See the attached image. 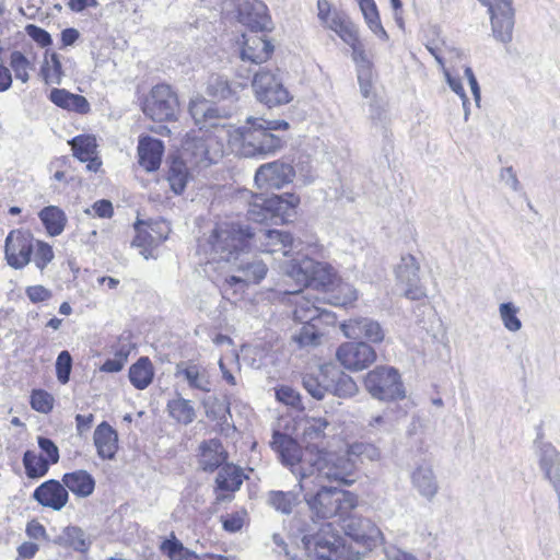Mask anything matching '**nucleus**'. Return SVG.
I'll return each mask as SVG.
<instances>
[{"label": "nucleus", "instance_id": "40", "mask_svg": "<svg viewBox=\"0 0 560 560\" xmlns=\"http://www.w3.org/2000/svg\"><path fill=\"white\" fill-rule=\"evenodd\" d=\"M325 299L335 306H348L358 300V291L350 283L337 278L335 283L325 291Z\"/></svg>", "mask_w": 560, "mask_h": 560}, {"label": "nucleus", "instance_id": "8", "mask_svg": "<svg viewBox=\"0 0 560 560\" xmlns=\"http://www.w3.org/2000/svg\"><path fill=\"white\" fill-rule=\"evenodd\" d=\"M319 486L320 489L314 495L304 494V500L316 517L327 520L339 516L342 520L357 506L358 499L353 493Z\"/></svg>", "mask_w": 560, "mask_h": 560}, {"label": "nucleus", "instance_id": "6", "mask_svg": "<svg viewBox=\"0 0 560 560\" xmlns=\"http://www.w3.org/2000/svg\"><path fill=\"white\" fill-rule=\"evenodd\" d=\"M270 445L278 454L282 465L288 467L299 479L300 490H306L307 480L310 479V465L313 462L316 448L306 447L302 450L294 439L279 431L273 432Z\"/></svg>", "mask_w": 560, "mask_h": 560}, {"label": "nucleus", "instance_id": "45", "mask_svg": "<svg viewBox=\"0 0 560 560\" xmlns=\"http://www.w3.org/2000/svg\"><path fill=\"white\" fill-rule=\"evenodd\" d=\"M329 380L326 377L325 365L320 366L316 374H306L303 377V386L306 392L317 400L329 393Z\"/></svg>", "mask_w": 560, "mask_h": 560}, {"label": "nucleus", "instance_id": "48", "mask_svg": "<svg viewBox=\"0 0 560 560\" xmlns=\"http://www.w3.org/2000/svg\"><path fill=\"white\" fill-rule=\"evenodd\" d=\"M347 454L355 462L360 460L362 463L364 460L377 462L382 457L381 450L376 445L368 442H355L350 444L347 447Z\"/></svg>", "mask_w": 560, "mask_h": 560}, {"label": "nucleus", "instance_id": "35", "mask_svg": "<svg viewBox=\"0 0 560 560\" xmlns=\"http://www.w3.org/2000/svg\"><path fill=\"white\" fill-rule=\"evenodd\" d=\"M61 481L65 488L78 498H88L95 489V479L84 469L65 474Z\"/></svg>", "mask_w": 560, "mask_h": 560}, {"label": "nucleus", "instance_id": "63", "mask_svg": "<svg viewBox=\"0 0 560 560\" xmlns=\"http://www.w3.org/2000/svg\"><path fill=\"white\" fill-rule=\"evenodd\" d=\"M38 446L42 452L46 455V459L49 464H57L59 460V450L56 444L47 438H38Z\"/></svg>", "mask_w": 560, "mask_h": 560}, {"label": "nucleus", "instance_id": "46", "mask_svg": "<svg viewBox=\"0 0 560 560\" xmlns=\"http://www.w3.org/2000/svg\"><path fill=\"white\" fill-rule=\"evenodd\" d=\"M359 5L369 28L381 39L387 40L388 35L381 23L375 1L363 0L359 2Z\"/></svg>", "mask_w": 560, "mask_h": 560}, {"label": "nucleus", "instance_id": "25", "mask_svg": "<svg viewBox=\"0 0 560 560\" xmlns=\"http://www.w3.org/2000/svg\"><path fill=\"white\" fill-rule=\"evenodd\" d=\"M176 376H183L191 389L210 393L212 382L209 371L201 364L179 363L176 366Z\"/></svg>", "mask_w": 560, "mask_h": 560}, {"label": "nucleus", "instance_id": "18", "mask_svg": "<svg viewBox=\"0 0 560 560\" xmlns=\"http://www.w3.org/2000/svg\"><path fill=\"white\" fill-rule=\"evenodd\" d=\"M340 330L348 339H365L372 343H381L385 339V331L381 324L370 317H353L340 324Z\"/></svg>", "mask_w": 560, "mask_h": 560}, {"label": "nucleus", "instance_id": "1", "mask_svg": "<svg viewBox=\"0 0 560 560\" xmlns=\"http://www.w3.org/2000/svg\"><path fill=\"white\" fill-rule=\"evenodd\" d=\"M189 113L199 130L205 131L187 136L180 158L190 165L207 167L222 158L224 142L231 143V125L225 122V113L202 96L190 101Z\"/></svg>", "mask_w": 560, "mask_h": 560}, {"label": "nucleus", "instance_id": "28", "mask_svg": "<svg viewBox=\"0 0 560 560\" xmlns=\"http://www.w3.org/2000/svg\"><path fill=\"white\" fill-rule=\"evenodd\" d=\"M246 86V79L242 82H230L223 75L211 74L207 81L206 92L213 98L221 101H232L237 98V93Z\"/></svg>", "mask_w": 560, "mask_h": 560}, {"label": "nucleus", "instance_id": "13", "mask_svg": "<svg viewBox=\"0 0 560 560\" xmlns=\"http://www.w3.org/2000/svg\"><path fill=\"white\" fill-rule=\"evenodd\" d=\"M345 534L357 544L371 551L384 541V536L376 524L366 517L349 516L342 518Z\"/></svg>", "mask_w": 560, "mask_h": 560}, {"label": "nucleus", "instance_id": "2", "mask_svg": "<svg viewBox=\"0 0 560 560\" xmlns=\"http://www.w3.org/2000/svg\"><path fill=\"white\" fill-rule=\"evenodd\" d=\"M246 124L240 128L231 126V143H240V152L245 158L265 159L283 147V140L271 131L287 130L289 124L285 120L248 117Z\"/></svg>", "mask_w": 560, "mask_h": 560}, {"label": "nucleus", "instance_id": "32", "mask_svg": "<svg viewBox=\"0 0 560 560\" xmlns=\"http://www.w3.org/2000/svg\"><path fill=\"white\" fill-rule=\"evenodd\" d=\"M325 371L326 377L329 380V393L340 398L352 397L357 394L358 386L351 376L332 364H325Z\"/></svg>", "mask_w": 560, "mask_h": 560}, {"label": "nucleus", "instance_id": "24", "mask_svg": "<svg viewBox=\"0 0 560 560\" xmlns=\"http://www.w3.org/2000/svg\"><path fill=\"white\" fill-rule=\"evenodd\" d=\"M410 478L419 495L428 501L433 500L439 491V483L431 464L423 462L417 465Z\"/></svg>", "mask_w": 560, "mask_h": 560}, {"label": "nucleus", "instance_id": "36", "mask_svg": "<svg viewBox=\"0 0 560 560\" xmlns=\"http://www.w3.org/2000/svg\"><path fill=\"white\" fill-rule=\"evenodd\" d=\"M304 490H300L299 483L290 491L271 490L267 493V504L277 512L290 515L294 508L300 503V495Z\"/></svg>", "mask_w": 560, "mask_h": 560}, {"label": "nucleus", "instance_id": "55", "mask_svg": "<svg viewBox=\"0 0 560 560\" xmlns=\"http://www.w3.org/2000/svg\"><path fill=\"white\" fill-rule=\"evenodd\" d=\"M316 323L317 322L302 323V328L294 336V340L300 346H314L319 342L322 335Z\"/></svg>", "mask_w": 560, "mask_h": 560}, {"label": "nucleus", "instance_id": "5", "mask_svg": "<svg viewBox=\"0 0 560 560\" xmlns=\"http://www.w3.org/2000/svg\"><path fill=\"white\" fill-rule=\"evenodd\" d=\"M310 466V478L314 477V483L328 481L351 486L357 479L355 460L348 456L347 451L334 453L316 450Z\"/></svg>", "mask_w": 560, "mask_h": 560}, {"label": "nucleus", "instance_id": "11", "mask_svg": "<svg viewBox=\"0 0 560 560\" xmlns=\"http://www.w3.org/2000/svg\"><path fill=\"white\" fill-rule=\"evenodd\" d=\"M178 109L177 95L167 84H158L147 97L143 105L145 116L155 121L175 119Z\"/></svg>", "mask_w": 560, "mask_h": 560}, {"label": "nucleus", "instance_id": "19", "mask_svg": "<svg viewBox=\"0 0 560 560\" xmlns=\"http://www.w3.org/2000/svg\"><path fill=\"white\" fill-rule=\"evenodd\" d=\"M33 253L32 240L21 231H11L5 238V258L8 264L22 269L30 260Z\"/></svg>", "mask_w": 560, "mask_h": 560}, {"label": "nucleus", "instance_id": "16", "mask_svg": "<svg viewBox=\"0 0 560 560\" xmlns=\"http://www.w3.org/2000/svg\"><path fill=\"white\" fill-rule=\"evenodd\" d=\"M248 246L254 245L260 252L268 254L281 253L283 256H289L294 245L293 237L290 233L279 230H259L252 232L247 237Z\"/></svg>", "mask_w": 560, "mask_h": 560}, {"label": "nucleus", "instance_id": "51", "mask_svg": "<svg viewBox=\"0 0 560 560\" xmlns=\"http://www.w3.org/2000/svg\"><path fill=\"white\" fill-rule=\"evenodd\" d=\"M170 415L184 424L194 421L196 413L191 402L184 398L171 400L167 405Z\"/></svg>", "mask_w": 560, "mask_h": 560}, {"label": "nucleus", "instance_id": "3", "mask_svg": "<svg viewBox=\"0 0 560 560\" xmlns=\"http://www.w3.org/2000/svg\"><path fill=\"white\" fill-rule=\"evenodd\" d=\"M249 229H242L231 222L218 223L211 233L198 244V255L206 265L212 262H231L248 246Z\"/></svg>", "mask_w": 560, "mask_h": 560}, {"label": "nucleus", "instance_id": "26", "mask_svg": "<svg viewBox=\"0 0 560 560\" xmlns=\"http://www.w3.org/2000/svg\"><path fill=\"white\" fill-rule=\"evenodd\" d=\"M164 152L163 142L152 137H143L138 143L139 164L147 172L156 171L162 161Z\"/></svg>", "mask_w": 560, "mask_h": 560}, {"label": "nucleus", "instance_id": "52", "mask_svg": "<svg viewBox=\"0 0 560 560\" xmlns=\"http://www.w3.org/2000/svg\"><path fill=\"white\" fill-rule=\"evenodd\" d=\"M518 311V307L512 302H504L499 306L502 324L511 332H516L522 328V322L517 317Z\"/></svg>", "mask_w": 560, "mask_h": 560}, {"label": "nucleus", "instance_id": "33", "mask_svg": "<svg viewBox=\"0 0 560 560\" xmlns=\"http://www.w3.org/2000/svg\"><path fill=\"white\" fill-rule=\"evenodd\" d=\"M199 451V464L205 471H214L228 458V453L218 439L202 442Z\"/></svg>", "mask_w": 560, "mask_h": 560}, {"label": "nucleus", "instance_id": "42", "mask_svg": "<svg viewBox=\"0 0 560 560\" xmlns=\"http://www.w3.org/2000/svg\"><path fill=\"white\" fill-rule=\"evenodd\" d=\"M58 545L70 547L79 552H86L90 548V540L86 538L85 533L78 526H67L56 537L55 540Z\"/></svg>", "mask_w": 560, "mask_h": 560}, {"label": "nucleus", "instance_id": "14", "mask_svg": "<svg viewBox=\"0 0 560 560\" xmlns=\"http://www.w3.org/2000/svg\"><path fill=\"white\" fill-rule=\"evenodd\" d=\"M419 271L420 266L410 254L401 256L399 264L395 268L398 285L402 288L404 295L412 301H420L427 298V288L420 281Z\"/></svg>", "mask_w": 560, "mask_h": 560}, {"label": "nucleus", "instance_id": "61", "mask_svg": "<svg viewBox=\"0 0 560 560\" xmlns=\"http://www.w3.org/2000/svg\"><path fill=\"white\" fill-rule=\"evenodd\" d=\"M335 33L341 38L348 46L354 44L359 39V33L357 26L347 18L342 24H340Z\"/></svg>", "mask_w": 560, "mask_h": 560}, {"label": "nucleus", "instance_id": "59", "mask_svg": "<svg viewBox=\"0 0 560 560\" xmlns=\"http://www.w3.org/2000/svg\"><path fill=\"white\" fill-rule=\"evenodd\" d=\"M352 50V60L357 66V72L372 71V62L369 59L364 45L360 39L355 40L354 44L349 45Z\"/></svg>", "mask_w": 560, "mask_h": 560}, {"label": "nucleus", "instance_id": "17", "mask_svg": "<svg viewBox=\"0 0 560 560\" xmlns=\"http://www.w3.org/2000/svg\"><path fill=\"white\" fill-rule=\"evenodd\" d=\"M295 176L293 166L283 161H273L260 165L255 173V184L259 188L280 189L291 183Z\"/></svg>", "mask_w": 560, "mask_h": 560}, {"label": "nucleus", "instance_id": "47", "mask_svg": "<svg viewBox=\"0 0 560 560\" xmlns=\"http://www.w3.org/2000/svg\"><path fill=\"white\" fill-rule=\"evenodd\" d=\"M185 160L182 158L174 160L170 166L167 179L172 190L176 195H180L186 187L188 178V166Z\"/></svg>", "mask_w": 560, "mask_h": 560}, {"label": "nucleus", "instance_id": "29", "mask_svg": "<svg viewBox=\"0 0 560 560\" xmlns=\"http://www.w3.org/2000/svg\"><path fill=\"white\" fill-rule=\"evenodd\" d=\"M161 550L171 560H236L233 557L213 553L198 556L185 548L182 541H179L174 534L171 535V538L165 539L162 542Z\"/></svg>", "mask_w": 560, "mask_h": 560}, {"label": "nucleus", "instance_id": "4", "mask_svg": "<svg viewBox=\"0 0 560 560\" xmlns=\"http://www.w3.org/2000/svg\"><path fill=\"white\" fill-rule=\"evenodd\" d=\"M307 253L301 259H292L283 267L284 282L293 281L295 288L291 293H300L310 285L322 289L324 292L335 283L338 278L326 262L317 261L308 255H318L323 248L316 243L307 245Z\"/></svg>", "mask_w": 560, "mask_h": 560}, {"label": "nucleus", "instance_id": "38", "mask_svg": "<svg viewBox=\"0 0 560 560\" xmlns=\"http://www.w3.org/2000/svg\"><path fill=\"white\" fill-rule=\"evenodd\" d=\"M244 198L250 197L248 200L247 218L254 222L264 223L272 220V210L270 207V195L253 194L246 191Z\"/></svg>", "mask_w": 560, "mask_h": 560}, {"label": "nucleus", "instance_id": "57", "mask_svg": "<svg viewBox=\"0 0 560 560\" xmlns=\"http://www.w3.org/2000/svg\"><path fill=\"white\" fill-rule=\"evenodd\" d=\"M34 258L36 267L40 270H44L49 262L54 259V250L52 247L42 241H37L35 247L33 246Z\"/></svg>", "mask_w": 560, "mask_h": 560}, {"label": "nucleus", "instance_id": "7", "mask_svg": "<svg viewBox=\"0 0 560 560\" xmlns=\"http://www.w3.org/2000/svg\"><path fill=\"white\" fill-rule=\"evenodd\" d=\"M255 10V15H252L249 12L246 13L244 9L238 10L240 22L255 30V32L252 31L243 35L244 42L241 49V59L258 65L269 59L273 46L257 33L258 30L265 28L267 24V18L262 14L265 7L261 3H257Z\"/></svg>", "mask_w": 560, "mask_h": 560}, {"label": "nucleus", "instance_id": "62", "mask_svg": "<svg viewBox=\"0 0 560 560\" xmlns=\"http://www.w3.org/2000/svg\"><path fill=\"white\" fill-rule=\"evenodd\" d=\"M25 32L40 47H47L51 44L50 34L39 26L28 24L25 27Z\"/></svg>", "mask_w": 560, "mask_h": 560}, {"label": "nucleus", "instance_id": "50", "mask_svg": "<svg viewBox=\"0 0 560 560\" xmlns=\"http://www.w3.org/2000/svg\"><path fill=\"white\" fill-rule=\"evenodd\" d=\"M23 464L27 477L39 478L45 476L49 469V462L33 451H26L23 456Z\"/></svg>", "mask_w": 560, "mask_h": 560}, {"label": "nucleus", "instance_id": "20", "mask_svg": "<svg viewBox=\"0 0 560 560\" xmlns=\"http://www.w3.org/2000/svg\"><path fill=\"white\" fill-rule=\"evenodd\" d=\"M33 499L42 506L58 512L68 503L69 493L62 481L49 479L34 490Z\"/></svg>", "mask_w": 560, "mask_h": 560}, {"label": "nucleus", "instance_id": "53", "mask_svg": "<svg viewBox=\"0 0 560 560\" xmlns=\"http://www.w3.org/2000/svg\"><path fill=\"white\" fill-rule=\"evenodd\" d=\"M9 63L18 80L23 83L30 80L28 71L33 68V65L24 54L19 50L12 51Z\"/></svg>", "mask_w": 560, "mask_h": 560}, {"label": "nucleus", "instance_id": "41", "mask_svg": "<svg viewBox=\"0 0 560 560\" xmlns=\"http://www.w3.org/2000/svg\"><path fill=\"white\" fill-rule=\"evenodd\" d=\"M129 381L137 389H145L153 381L154 369L148 357H141L129 368Z\"/></svg>", "mask_w": 560, "mask_h": 560}, {"label": "nucleus", "instance_id": "54", "mask_svg": "<svg viewBox=\"0 0 560 560\" xmlns=\"http://www.w3.org/2000/svg\"><path fill=\"white\" fill-rule=\"evenodd\" d=\"M329 427V422L324 418L306 419L303 427V436L307 443L322 440L325 436V430Z\"/></svg>", "mask_w": 560, "mask_h": 560}, {"label": "nucleus", "instance_id": "22", "mask_svg": "<svg viewBox=\"0 0 560 560\" xmlns=\"http://www.w3.org/2000/svg\"><path fill=\"white\" fill-rule=\"evenodd\" d=\"M158 224H136L137 235L132 241V246L140 248V254L144 259L156 258L155 248L166 240V235L158 231Z\"/></svg>", "mask_w": 560, "mask_h": 560}, {"label": "nucleus", "instance_id": "31", "mask_svg": "<svg viewBox=\"0 0 560 560\" xmlns=\"http://www.w3.org/2000/svg\"><path fill=\"white\" fill-rule=\"evenodd\" d=\"M97 455L103 459H113L118 450L117 432L107 423L98 424L93 434Z\"/></svg>", "mask_w": 560, "mask_h": 560}, {"label": "nucleus", "instance_id": "27", "mask_svg": "<svg viewBox=\"0 0 560 560\" xmlns=\"http://www.w3.org/2000/svg\"><path fill=\"white\" fill-rule=\"evenodd\" d=\"M292 290H284L287 294H291ZM294 295V310L293 318L299 323L318 322L322 317H329V313L322 310L308 295H300L299 293H292Z\"/></svg>", "mask_w": 560, "mask_h": 560}, {"label": "nucleus", "instance_id": "49", "mask_svg": "<svg viewBox=\"0 0 560 560\" xmlns=\"http://www.w3.org/2000/svg\"><path fill=\"white\" fill-rule=\"evenodd\" d=\"M73 155L80 161H88L92 155L96 154V138L91 135H80L69 141Z\"/></svg>", "mask_w": 560, "mask_h": 560}, {"label": "nucleus", "instance_id": "39", "mask_svg": "<svg viewBox=\"0 0 560 560\" xmlns=\"http://www.w3.org/2000/svg\"><path fill=\"white\" fill-rule=\"evenodd\" d=\"M39 75L47 85H60L65 77L60 56L46 50L39 69Z\"/></svg>", "mask_w": 560, "mask_h": 560}, {"label": "nucleus", "instance_id": "34", "mask_svg": "<svg viewBox=\"0 0 560 560\" xmlns=\"http://www.w3.org/2000/svg\"><path fill=\"white\" fill-rule=\"evenodd\" d=\"M238 271L242 273L241 276H230L225 278L228 285L258 283L266 277L268 268L262 260L254 258L249 261H242L238 266Z\"/></svg>", "mask_w": 560, "mask_h": 560}, {"label": "nucleus", "instance_id": "58", "mask_svg": "<svg viewBox=\"0 0 560 560\" xmlns=\"http://www.w3.org/2000/svg\"><path fill=\"white\" fill-rule=\"evenodd\" d=\"M31 406L34 410L48 413L54 407V397L43 389H34L31 395Z\"/></svg>", "mask_w": 560, "mask_h": 560}, {"label": "nucleus", "instance_id": "10", "mask_svg": "<svg viewBox=\"0 0 560 560\" xmlns=\"http://www.w3.org/2000/svg\"><path fill=\"white\" fill-rule=\"evenodd\" d=\"M252 86L256 98L268 107L288 104L292 100L282 83L278 69L276 71L266 68L260 69L255 73Z\"/></svg>", "mask_w": 560, "mask_h": 560}, {"label": "nucleus", "instance_id": "21", "mask_svg": "<svg viewBox=\"0 0 560 560\" xmlns=\"http://www.w3.org/2000/svg\"><path fill=\"white\" fill-rule=\"evenodd\" d=\"M303 544L308 553H313L318 560H337L342 553L341 538L325 533L313 537H304Z\"/></svg>", "mask_w": 560, "mask_h": 560}, {"label": "nucleus", "instance_id": "15", "mask_svg": "<svg viewBox=\"0 0 560 560\" xmlns=\"http://www.w3.org/2000/svg\"><path fill=\"white\" fill-rule=\"evenodd\" d=\"M337 360L350 371H362L376 361L373 347L364 341L345 342L337 349Z\"/></svg>", "mask_w": 560, "mask_h": 560}, {"label": "nucleus", "instance_id": "44", "mask_svg": "<svg viewBox=\"0 0 560 560\" xmlns=\"http://www.w3.org/2000/svg\"><path fill=\"white\" fill-rule=\"evenodd\" d=\"M243 479L244 475L241 468L226 464L220 469L215 482L218 489L234 492L240 489L243 483Z\"/></svg>", "mask_w": 560, "mask_h": 560}, {"label": "nucleus", "instance_id": "23", "mask_svg": "<svg viewBox=\"0 0 560 560\" xmlns=\"http://www.w3.org/2000/svg\"><path fill=\"white\" fill-rule=\"evenodd\" d=\"M539 467L560 498V453L550 443H541L538 451Z\"/></svg>", "mask_w": 560, "mask_h": 560}, {"label": "nucleus", "instance_id": "56", "mask_svg": "<svg viewBox=\"0 0 560 560\" xmlns=\"http://www.w3.org/2000/svg\"><path fill=\"white\" fill-rule=\"evenodd\" d=\"M246 518L247 512L244 510L226 513L220 517L223 529L229 533L240 532L243 528Z\"/></svg>", "mask_w": 560, "mask_h": 560}, {"label": "nucleus", "instance_id": "37", "mask_svg": "<svg viewBox=\"0 0 560 560\" xmlns=\"http://www.w3.org/2000/svg\"><path fill=\"white\" fill-rule=\"evenodd\" d=\"M299 205L300 197L295 194L270 195L272 220L279 219L281 222L290 221L295 215V210Z\"/></svg>", "mask_w": 560, "mask_h": 560}, {"label": "nucleus", "instance_id": "12", "mask_svg": "<svg viewBox=\"0 0 560 560\" xmlns=\"http://www.w3.org/2000/svg\"><path fill=\"white\" fill-rule=\"evenodd\" d=\"M488 8L494 38L503 44L512 40L514 28V9L512 0H478Z\"/></svg>", "mask_w": 560, "mask_h": 560}, {"label": "nucleus", "instance_id": "43", "mask_svg": "<svg viewBox=\"0 0 560 560\" xmlns=\"http://www.w3.org/2000/svg\"><path fill=\"white\" fill-rule=\"evenodd\" d=\"M38 217L50 236H57L63 232L67 217L60 208L56 206L45 207L40 210Z\"/></svg>", "mask_w": 560, "mask_h": 560}, {"label": "nucleus", "instance_id": "64", "mask_svg": "<svg viewBox=\"0 0 560 560\" xmlns=\"http://www.w3.org/2000/svg\"><path fill=\"white\" fill-rule=\"evenodd\" d=\"M385 556L387 560H419L415 555L402 550L396 546H388L385 548Z\"/></svg>", "mask_w": 560, "mask_h": 560}, {"label": "nucleus", "instance_id": "9", "mask_svg": "<svg viewBox=\"0 0 560 560\" xmlns=\"http://www.w3.org/2000/svg\"><path fill=\"white\" fill-rule=\"evenodd\" d=\"M364 387L373 398L383 401L406 397L398 370L388 365L376 366L370 371L364 377Z\"/></svg>", "mask_w": 560, "mask_h": 560}, {"label": "nucleus", "instance_id": "30", "mask_svg": "<svg viewBox=\"0 0 560 560\" xmlns=\"http://www.w3.org/2000/svg\"><path fill=\"white\" fill-rule=\"evenodd\" d=\"M48 98L57 107L75 114L85 115L91 110L90 103L84 96L71 93L66 89L54 88Z\"/></svg>", "mask_w": 560, "mask_h": 560}, {"label": "nucleus", "instance_id": "60", "mask_svg": "<svg viewBox=\"0 0 560 560\" xmlns=\"http://www.w3.org/2000/svg\"><path fill=\"white\" fill-rule=\"evenodd\" d=\"M72 369V358L67 350L61 351L56 361V374L61 384H67Z\"/></svg>", "mask_w": 560, "mask_h": 560}]
</instances>
